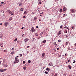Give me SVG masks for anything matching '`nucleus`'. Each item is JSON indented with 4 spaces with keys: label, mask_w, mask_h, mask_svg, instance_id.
Instances as JSON below:
<instances>
[{
    "label": "nucleus",
    "mask_w": 76,
    "mask_h": 76,
    "mask_svg": "<svg viewBox=\"0 0 76 76\" xmlns=\"http://www.w3.org/2000/svg\"><path fill=\"white\" fill-rule=\"evenodd\" d=\"M38 33H36L35 34V36H38Z\"/></svg>",
    "instance_id": "obj_28"
},
{
    "label": "nucleus",
    "mask_w": 76,
    "mask_h": 76,
    "mask_svg": "<svg viewBox=\"0 0 76 76\" xmlns=\"http://www.w3.org/2000/svg\"><path fill=\"white\" fill-rule=\"evenodd\" d=\"M32 13L33 15H34V12H33Z\"/></svg>",
    "instance_id": "obj_64"
},
{
    "label": "nucleus",
    "mask_w": 76,
    "mask_h": 76,
    "mask_svg": "<svg viewBox=\"0 0 76 76\" xmlns=\"http://www.w3.org/2000/svg\"><path fill=\"white\" fill-rule=\"evenodd\" d=\"M28 41H29V39H28V38H26L24 40V41L25 42H27Z\"/></svg>",
    "instance_id": "obj_6"
},
{
    "label": "nucleus",
    "mask_w": 76,
    "mask_h": 76,
    "mask_svg": "<svg viewBox=\"0 0 76 76\" xmlns=\"http://www.w3.org/2000/svg\"><path fill=\"white\" fill-rule=\"evenodd\" d=\"M14 53H15V52H14V51H13L11 53V54H12V55H13V54H14Z\"/></svg>",
    "instance_id": "obj_20"
},
{
    "label": "nucleus",
    "mask_w": 76,
    "mask_h": 76,
    "mask_svg": "<svg viewBox=\"0 0 76 76\" xmlns=\"http://www.w3.org/2000/svg\"><path fill=\"white\" fill-rule=\"evenodd\" d=\"M4 25L5 26H7V25H9V23L7 22H6L4 23Z\"/></svg>",
    "instance_id": "obj_3"
},
{
    "label": "nucleus",
    "mask_w": 76,
    "mask_h": 76,
    "mask_svg": "<svg viewBox=\"0 0 76 76\" xmlns=\"http://www.w3.org/2000/svg\"><path fill=\"white\" fill-rule=\"evenodd\" d=\"M39 4H41V2H40L39 3Z\"/></svg>",
    "instance_id": "obj_49"
},
{
    "label": "nucleus",
    "mask_w": 76,
    "mask_h": 76,
    "mask_svg": "<svg viewBox=\"0 0 76 76\" xmlns=\"http://www.w3.org/2000/svg\"><path fill=\"white\" fill-rule=\"evenodd\" d=\"M29 46H28L27 47V48H29Z\"/></svg>",
    "instance_id": "obj_47"
},
{
    "label": "nucleus",
    "mask_w": 76,
    "mask_h": 76,
    "mask_svg": "<svg viewBox=\"0 0 76 76\" xmlns=\"http://www.w3.org/2000/svg\"><path fill=\"white\" fill-rule=\"evenodd\" d=\"M0 72H3V69H0Z\"/></svg>",
    "instance_id": "obj_27"
},
{
    "label": "nucleus",
    "mask_w": 76,
    "mask_h": 76,
    "mask_svg": "<svg viewBox=\"0 0 76 76\" xmlns=\"http://www.w3.org/2000/svg\"><path fill=\"white\" fill-rule=\"evenodd\" d=\"M12 20V18L10 17L9 20V21H10V20Z\"/></svg>",
    "instance_id": "obj_22"
},
{
    "label": "nucleus",
    "mask_w": 76,
    "mask_h": 76,
    "mask_svg": "<svg viewBox=\"0 0 76 76\" xmlns=\"http://www.w3.org/2000/svg\"><path fill=\"white\" fill-rule=\"evenodd\" d=\"M42 14V13H41L40 14V16H42L41 15Z\"/></svg>",
    "instance_id": "obj_58"
},
{
    "label": "nucleus",
    "mask_w": 76,
    "mask_h": 76,
    "mask_svg": "<svg viewBox=\"0 0 76 76\" xmlns=\"http://www.w3.org/2000/svg\"><path fill=\"white\" fill-rule=\"evenodd\" d=\"M1 4H3L4 3V2H1Z\"/></svg>",
    "instance_id": "obj_53"
},
{
    "label": "nucleus",
    "mask_w": 76,
    "mask_h": 76,
    "mask_svg": "<svg viewBox=\"0 0 76 76\" xmlns=\"http://www.w3.org/2000/svg\"><path fill=\"white\" fill-rule=\"evenodd\" d=\"M38 1L39 2H41V0H39Z\"/></svg>",
    "instance_id": "obj_48"
},
{
    "label": "nucleus",
    "mask_w": 76,
    "mask_h": 76,
    "mask_svg": "<svg viewBox=\"0 0 76 76\" xmlns=\"http://www.w3.org/2000/svg\"><path fill=\"white\" fill-rule=\"evenodd\" d=\"M75 61L74 60L73 61V63H75Z\"/></svg>",
    "instance_id": "obj_51"
},
{
    "label": "nucleus",
    "mask_w": 76,
    "mask_h": 76,
    "mask_svg": "<svg viewBox=\"0 0 76 76\" xmlns=\"http://www.w3.org/2000/svg\"><path fill=\"white\" fill-rule=\"evenodd\" d=\"M20 57H22V54H20Z\"/></svg>",
    "instance_id": "obj_38"
},
{
    "label": "nucleus",
    "mask_w": 76,
    "mask_h": 76,
    "mask_svg": "<svg viewBox=\"0 0 76 76\" xmlns=\"http://www.w3.org/2000/svg\"><path fill=\"white\" fill-rule=\"evenodd\" d=\"M10 14L11 15H13L14 14V12L12 11V12H11L10 13Z\"/></svg>",
    "instance_id": "obj_13"
},
{
    "label": "nucleus",
    "mask_w": 76,
    "mask_h": 76,
    "mask_svg": "<svg viewBox=\"0 0 76 76\" xmlns=\"http://www.w3.org/2000/svg\"><path fill=\"white\" fill-rule=\"evenodd\" d=\"M72 29H74V26L72 27Z\"/></svg>",
    "instance_id": "obj_50"
},
{
    "label": "nucleus",
    "mask_w": 76,
    "mask_h": 76,
    "mask_svg": "<svg viewBox=\"0 0 76 76\" xmlns=\"http://www.w3.org/2000/svg\"><path fill=\"white\" fill-rule=\"evenodd\" d=\"M5 60H3V63H4V64L5 63Z\"/></svg>",
    "instance_id": "obj_34"
},
{
    "label": "nucleus",
    "mask_w": 76,
    "mask_h": 76,
    "mask_svg": "<svg viewBox=\"0 0 76 76\" xmlns=\"http://www.w3.org/2000/svg\"><path fill=\"white\" fill-rule=\"evenodd\" d=\"M3 44V43H1L0 44V46H1V45H2Z\"/></svg>",
    "instance_id": "obj_42"
},
{
    "label": "nucleus",
    "mask_w": 76,
    "mask_h": 76,
    "mask_svg": "<svg viewBox=\"0 0 76 76\" xmlns=\"http://www.w3.org/2000/svg\"><path fill=\"white\" fill-rule=\"evenodd\" d=\"M57 50H59V48H57Z\"/></svg>",
    "instance_id": "obj_59"
},
{
    "label": "nucleus",
    "mask_w": 76,
    "mask_h": 76,
    "mask_svg": "<svg viewBox=\"0 0 76 76\" xmlns=\"http://www.w3.org/2000/svg\"><path fill=\"white\" fill-rule=\"evenodd\" d=\"M2 70L3 72H5V71H6V70H7V69H2Z\"/></svg>",
    "instance_id": "obj_21"
},
{
    "label": "nucleus",
    "mask_w": 76,
    "mask_h": 76,
    "mask_svg": "<svg viewBox=\"0 0 76 76\" xmlns=\"http://www.w3.org/2000/svg\"><path fill=\"white\" fill-rule=\"evenodd\" d=\"M65 33H67V31L65 30Z\"/></svg>",
    "instance_id": "obj_39"
},
{
    "label": "nucleus",
    "mask_w": 76,
    "mask_h": 76,
    "mask_svg": "<svg viewBox=\"0 0 76 76\" xmlns=\"http://www.w3.org/2000/svg\"><path fill=\"white\" fill-rule=\"evenodd\" d=\"M28 9H29V6L28 7Z\"/></svg>",
    "instance_id": "obj_61"
},
{
    "label": "nucleus",
    "mask_w": 76,
    "mask_h": 76,
    "mask_svg": "<svg viewBox=\"0 0 76 76\" xmlns=\"http://www.w3.org/2000/svg\"><path fill=\"white\" fill-rule=\"evenodd\" d=\"M7 13H10H10L12 12V11H10V10H7Z\"/></svg>",
    "instance_id": "obj_12"
},
{
    "label": "nucleus",
    "mask_w": 76,
    "mask_h": 76,
    "mask_svg": "<svg viewBox=\"0 0 76 76\" xmlns=\"http://www.w3.org/2000/svg\"><path fill=\"white\" fill-rule=\"evenodd\" d=\"M3 34H0V38H3Z\"/></svg>",
    "instance_id": "obj_5"
},
{
    "label": "nucleus",
    "mask_w": 76,
    "mask_h": 76,
    "mask_svg": "<svg viewBox=\"0 0 76 76\" xmlns=\"http://www.w3.org/2000/svg\"><path fill=\"white\" fill-rule=\"evenodd\" d=\"M23 69H24V70H26V66H24L23 67Z\"/></svg>",
    "instance_id": "obj_26"
},
{
    "label": "nucleus",
    "mask_w": 76,
    "mask_h": 76,
    "mask_svg": "<svg viewBox=\"0 0 76 76\" xmlns=\"http://www.w3.org/2000/svg\"><path fill=\"white\" fill-rule=\"evenodd\" d=\"M67 8L65 7L64 8V12H66V10Z\"/></svg>",
    "instance_id": "obj_14"
},
{
    "label": "nucleus",
    "mask_w": 76,
    "mask_h": 76,
    "mask_svg": "<svg viewBox=\"0 0 76 76\" xmlns=\"http://www.w3.org/2000/svg\"><path fill=\"white\" fill-rule=\"evenodd\" d=\"M23 63L24 64H25V61H23Z\"/></svg>",
    "instance_id": "obj_43"
},
{
    "label": "nucleus",
    "mask_w": 76,
    "mask_h": 76,
    "mask_svg": "<svg viewBox=\"0 0 76 76\" xmlns=\"http://www.w3.org/2000/svg\"><path fill=\"white\" fill-rule=\"evenodd\" d=\"M23 18H26V16H24L23 17Z\"/></svg>",
    "instance_id": "obj_46"
},
{
    "label": "nucleus",
    "mask_w": 76,
    "mask_h": 76,
    "mask_svg": "<svg viewBox=\"0 0 76 76\" xmlns=\"http://www.w3.org/2000/svg\"><path fill=\"white\" fill-rule=\"evenodd\" d=\"M68 67L70 69H72V66L70 65L68 66Z\"/></svg>",
    "instance_id": "obj_19"
},
{
    "label": "nucleus",
    "mask_w": 76,
    "mask_h": 76,
    "mask_svg": "<svg viewBox=\"0 0 76 76\" xmlns=\"http://www.w3.org/2000/svg\"><path fill=\"white\" fill-rule=\"evenodd\" d=\"M28 63H31V61L30 60H28Z\"/></svg>",
    "instance_id": "obj_33"
},
{
    "label": "nucleus",
    "mask_w": 76,
    "mask_h": 76,
    "mask_svg": "<svg viewBox=\"0 0 76 76\" xmlns=\"http://www.w3.org/2000/svg\"><path fill=\"white\" fill-rule=\"evenodd\" d=\"M66 38H68V36H66Z\"/></svg>",
    "instance_id": "obj_63"
},
{
    "label": "nucleus",
    "mask_w": 76,
    "mask_h": 76,
    "mask_svg": "<svg viewBox=\"0 0 76 76\" xmlns=\"http://www.w3.org/2000/svg\"><path fill=\"white\" fill-rule=\"evenodd\" d=\"M31 30L32 32H35V29H34V27H32L31 28Z\"/></svg>",
    "instance_id": "obj_2"
},
{
    "label": "nucleus",
    "mask_w": 76,
    "mask_h": 76,
    "mask_svg": "<svg viewBox=\"0 0 76 76\" xmlns=\"http://www.w3.org/2000/svg\"><path fill=\"white\" fill-rule=\"evenodd\" d=\"M63 15H64V16H63V17H64V16H65V14H64Z\"/></svg>",
    "instance_id": "obj_56"
},
{
    "label": "nucleus",
    "mask_w": 76,
    "mask_h": 76,
    "mask_svg": "<svg viewBox=\"0 0 76 76\" xmlns=\"http://www.w3.org/2000/svg\"><path fill=\"white\" fill-rule=\"evenodd\" d=\"M38 39H40V37H38Z\"/></svg>",
    "instance_id": "obj_54"
},
{
    "label": "nucleus",
    "mask_w": 76,
    "mask_h": 76,
    "mask_svg": "<svg viewBox=\"0 0 76 76\" xmlns=\"http://www.w3.org/2000/svg\"><path fill=\"white\" fill-rule=\"evenodd\" d=\"M64 28L67 29H68V30H69V28H68V27L65 26V27H64Z\"/></svg>",
    "instance_id": "obj_17"
},
{
    "label": "nucleus",
    "mask_w": 76,
    "mask_h": 76,
    "mask_svg": "<svg viewBox=\"0 0 76 76\" xmlns=\"http://www.w3.org/2000/svg\"><path fill=\"white\" fill-rule=\"evenodd\" d=\"M15 62H16V63H19V60L16 59L15 60Z\"/></svg>",
    "instance_id": "obj_4"
},
{
    "label": "nucleus",
    "mask_w": 76,
    "mask_h": 76,
    "mask_svg": "<svg viewBox=\"0 0 76 76\" xmlns=\"http://www.w3.org/2000/svg\"><path fill=\"white\" fill-rule=\"evenodd\" d=\"M46 42V40H45L42 41L43 44H45Z\"/></svg>",
    "instance_id": "obj_16"
},
{
    "label": "nucleus",
    "mask_w": 76,
    "mask_h": 76,
    "mask_svg": "<svg viewBox=\"0 0 76 76\" xmlns=\"http://www.w3.org/2000/svg\"><path fill=\"white\" fill-rule=\"evenodd\" d=\"M16 62L15 61H14L13 64H16Z\"/></svg>",
    "instance_id": "obj_36"
},
{
    "label": "nucleus",
    "mask_w": 76,
    "mask_h": 76,
    "mask_svg": "<svg viewBox=\"0 0 76 76\" xmlns=\"http://www.w3.org/2000/svg\"><path fill=\"white\" fill-rule=\"evenodd\" d=\"M64 28L67 29H68V30H69V28H68V27L65 26V27H64Z\"/></svg>",
    "instance_id": "obj_18"
},
{
    "label": "nucleus",
    "mask_w": 76,
    "mask_h": 76,
    "mask_svg": "<svg viewBox=\"0 0 76 76\" xmlns=\"http://www.w3.org/2000/svg\"><path fill=\"white\" fill-rule=\"evenodd\" d=\"M4 52H5V53H7V50H4Z\"/></svg>",
    "instance_id": "obj_29"
},
{
    "label": "nucleus",
    "mask_w": 76,
    "mask_h": 76,
    "mask_svg": "<svg viewBox=\"0 0 76 76\" xmlns=\"http://www.w3.org/2000/svg\"><path fill=\"white\" fill-rule=\"evenodd\" d=\"M46 70L48 72H50V68H47Z\"/></svg>",
    "instance_id": "obj_15"
},
{
    "label": "nucleus",
    "mask_w": 76,
    "mask_h": 76,
    "mask_svg": "<svg viewBox=\"0 0 76 76\" xmlns=\"http://www.w3.org/2000/svg\"><path fill=\"white\" fill-rule=\"evenodd\" d=\"M37 19V18L36 17H35L34 18V20H36Z\"/></svg>",
    "instance_id": "obj_25"
},
{
    "label": "nucleus",
    "mask_w": 76,
    "mask_h": 76,
    "mask_svg": "<svg viewBox=\"0 0 76 76\" xmlns=\"http://www.w3.org/2000/svg\"><path fill=\"white\" fill-rule=\"evenodd\" d=\"M38 28V26H37L36 27V28Z\"/></svg>",
    "instance_id": "obj_60"
},
{
    "label": "nucleus",
    "mask_w": 76,
    "mask_h": 76,
    "mask_svg": "<svg viewBox=\"0 0 76 76\" xmlns=\"http://www.w3.org/2000/svg\"><path fill=\"white\" fill-rule=\"evenodd\" d=\"M69 43V42H66V45H68V43Z\"/></svg>",
    "instance_id": "obj_30"
},
{
    "label": "nucleus",
    "mask_w": 76,
    "mask_h": 76,
    "mask_svg": "<svg viewBox=\"0 0 76 76\" xmlns=\"http://www.w3.org/2000/svg\"><path fill=\"white\" fill-rule=\"evenodd\" d=\"M67 49L68 50H70V48H68Z\"/></svg>",
    "instance_id": "obj_52"
},
{
    "label": "nucleus",
    "mask_w": 76,
    "mask_h": 76,
    "mask_svg": "<svg viewBox=\"0 0 76 76\" xmlns=\"http://www.w3.org/2000/svg\"><path fill=\"white\" fill-rule=\"evenodd\" d=\"M18 39L17 38H15V40H14V41L15 42H16V41H17V40Z\"/></svg>",
    "instance_id": "obj_32"
},
{
    "label": "nucleus",
    "mask_w": 76,
    "mask_h": 76,
    "mask_svg": "<svg viewBox=\"0 0 76 76\" xmlns=\"http://www.w3.org/2000/svg\"><path fill=\"white\" fill-rule=\"evenodd\" d=\"M58 42H61V40L59 39L58 40Z\"/></svg>",
    "instance_id": "obj_45"
},
{
    "label": "nucleus",
    "mask_w": 76,
    "mask_h": 76,
    "mask_svg": "<svg viewBox=\"0 0 76 76\" xmlns=\"http://www.w3.org/2000/svg\"><path fill=\"white\" fill-rule=\"evenodd\" d=\"M53 44L55 45V47H57V44L56 43V42H54L53 43Z\"/></svg>",
    "instance_id": "obj_8"
},
{
    "label": "nucleus",
    "mask_w": 76,
    "mask_h": 76,
    "mask_svg": "<svg viewBox=\"0 0 76 76\" xmlns=\"http://www.w3.org/2000/svg\"><path fill=\"white\" fill-rule=\"evenodd\" d=\"M21 5H22V3H20L19 4V6H21Z\"/></svg>",
    "instance_id": "obj_41"
},
{
    "label": "nucleus",
    "mask_w": 76,
    "mask_h": 76,
    "mask_svg": "<svg viewBox=\"0 0 76 76\" xmlns=\"http://www.w3.org/2000/svg\"><path fill=\"white\" fill-rule=\"evenodd\" d=\"M14 49H15L14 48H12L11 49L12 51H13V50H14Z\"/></svg>",
    "instance_id": "obj_40"
},
{
    "label": "nucleus",
    "mask_w": 76,
    "mask_h": 76,
    "mask_svg": "<svg viewBox=\"0 0 76 76\" xmlns=\"http://www.w3.org/2000/svg\"><path fill=\"white\" fill-rule=\"evenodd\" d=\"M27 13V12H26V11H25L24 12L23 14L24 15H26V14Z\"/></svg>",
    "instance_id": "obj_23"
},
{
    "label": "nucleus",
    "mask_w": 76,
    "mask_h": 76,
    "mask_svg": "<svg viewBox=\"0 0 76 76\" xmlns=\"http://www.w3.org/2000/svg\"><path fill=\"white\" fill-rule=\"evenodd\" d=\"M62 11V9H60V10H59V12L60 13H61V12Z\"/></svg>",
    "instance_id": "obj_31"
},
{
    "label": "nucleus",
    "mask_w": 76,
    "mask_h": 76,
    "mask_svg": "<svg viewBox=\"0 0 76 76\" xmlns=\"http://www.w3.org/2000/svg\"><path fill=\"white\" fill-rule=\"evenodd\" d=\"M45 73L46 74H48V72H47L45 71Z\"/></svg>",
    "instance_id": "obj_37"
},
{
    "label": "nucleus",
    "mask_w": 76,
    "mask_h": 76,
    "mask_svg": "<svg viewBox=\"0 0 76 76\" xmlns=\"http://www.w3.org/2000/svg\"><path fill=\"white\" fill-rule=\"evenodd\" d=\"M60 34H61V31H60L58 32V36H59V35H60Z\"/></svg>",
    "instance_id": "obj_7"
},
{
    "label": "nucleus",
    "mask_w": 76,
    "mask_h": 76,
    "mask_svg": "<svg viewBox=\"0 0 76 76\" xmlns=\"http://www.w3.org/2000/svg\"><path fill=\"white\" fill-rule=\"evenodd\" d=\"M33 41H34V40H35V38H33Z\"/></svg>",
    "instance_id": "obj_57"
},
{
    "label": "nucleus",
    "mask_w": 76,
    "mask_h": 76,
    "mask_svg": "<svg viewBox=\"0 0 76 76\" xmlns=\"http://www.w3.org/2000/svg\"><path fill=\"white\" fill-rule=\"evenodd\" d=\"M63 28V26L62 25L60 26V29H61V28Z\"/></svg>",
    "instance_id": "obj_35"
},
{
    "label": "nucleus",
    "mask_w": 76,
    "mask_h": 76,
    "mask_svg": "<svg viewBox=\"0 0 76 76\" xmlns=\"http://www.w3.org/2000/svg\"><path fill=\"white\" fill-rule=\"evenodd\" d=\"M44 56H45V53H43L42 54V58H44Z\"/></svg>",
    "instance_id": "obj_9"
},
{
    "label": "nucleus",
    "mask_w": 76,
    "mask_h": 76,
    "mask_svg": "<svg viewBox=\"0 0 76 76\" xmlns=\"http://www.w3.org/2000/svg\"><path fill=\"white\" fill-rule=\"evenodd\" d=\"M20 10V11H23V8H21Z\"/></svg>",
    "instance_id": "obj_24"
},
{
    "label": "nucleus",
    "mask_w": 76,
    "mask_h": 76,
    "mask_svg": "<svg viewBox=\"0 0 76 76\" xmlns=\"http://www.w3.org/2000/svg\"><path fill=\"white\" fill-rule=\"evenodd\" d=\"M54 64L52 62H50L48 64V65H49L50 66H53V65Z\"/></svg>",
    "instance_id": "obj_1"
},
{
    "label": "nucleus",
    "mask_w": 76,
    "mask_h": 76,
    "mask_svg": "<svg viewBox=\"0 0 76 76\" xmlns=\"http://www.w3.org/2000/svg\"><path fill=\"white\" fill-rule=\"evenodd\" d=\"M23 28H24L23 27H22L21 28V29H23Z\"/></svg>",
    "instance_id": "obj_62"
},
{
    "label": "nucleus",
    "mask_w": 76,
    "mask_h": 76,
    "mask_svg": "<svg viewBox=\"0 0 76 76\" xmlns=\"http://www.w3.org/2000/svg\"><path fill=\"white\" fill-rule=\"evenodd\" d=\"M70 59L68 60V62H70Z\"/></svg>",
    "instance_id": "obj_55"
},
{
    "label": "nucleus",
    "mask_w": 76,
    "mask_h": 76,
    "mask_svg": "<svg viewBox=\"0 0 76 76\" xmlns=\"http://www.w3.org/2000/svg\"><path fill=\"white\" fill-rule=\"evenodd\" d=\"M71 11L72 13H74V12H75V10L73 9H71Z\"/></svg>",
    "instance_id": "obj_11"
},
{
    "label": "nucleus",
    "mask_w": 76,
    "mask_h": 76,
    "mask_svg": "<svg viewBox=\"0 0 76 76\" xmlns=\"http://www.w3.org/2000/svg\"><path fill=\"white\" fill-rule=\"evenodd\" d=\"M3 66H4V67H7V64H6L4 65L3 64Z\"/></svg>",
    "instance_id": "obj_10"
},
{
    "label": "nucleus",
    "mask_w": 76,
    "mask_h": 76,
    "mask_svg": "<svg viewBox=\"0 0 76 76\" xmlns=\"http://www.w3.org/2000/svg\"><path fill=\"white\" fill-rule=\"evenodd\" d=\"M58 57H61V55H58Z\"/></svg>",
    "instance_id": "obj_44"
}]
</instances>
